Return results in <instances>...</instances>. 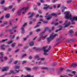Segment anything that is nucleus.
Wrapping results in <instances>:
<instances>
[{"label":"nucleus","mask_w":77,"mask_h":77,"mask_svg":"<svg viewBox=\"0 0 77 77\" xmlns=\"http://www.w3.org/2000/svg\"><path fill=\"white\" fill-rule=\"evenodd\" d=\"M29 5H28L26 7L23 8L22 9H20L19 10L17 11V14L18 15L19 17V16H20V15H21V11H22V10L23 11V10L25 11L23 13V14H24L25 12H26V11H27V9H29Z\"/></svg>","instance_id":"nucleus-1"},{"label":"nucleus","mask_w":77,"mask_h":77,"mask_svg":"<svg viewBox=\"0 0 77 77\" xmlns=\"http://www.w3.org/2000/svg\"><path fill=\"white\" fill-rule=\"evenodd\" d=\"M69 12H65L64 13V14H65V18L66 19H67V20H68L69 19H71V15H69Z\"/></svg>","instance_id":"nucleus-2"},{"label":"nucleus","mask_w":77,"mask_h":77,"mask_svg":"<svg viewBox=\"0 0 77 77\" xmlns=\"http://www.w3.org/2000/svg\"><path fill=\"white\" fill-rule=\"evenodd\" d=\"M52 16L57 17V14H55L54 13H52L51 14H51H49L48 15V17L47 18V20H49L51 19V18H52L53 17V16Z\"/></svg>","instance_id":"nucleus-3"},{"label":"nucleus","mask_w":77,"mask_h":77,"mask_svg":"<svg viewBox=\"0 0 77 77\" xmlns=\"http://www.w3.org/2000/svg\"><path fill=\"white\" fill-rule=\"evenodd\" d=\"M20 71V70L15 69L14 71V70H11L10 71V72L11 73H13L14 74H15L16 73H18Z\"/></svg>","instance_id":"nucleus-4"},{"label":"nucleus","mask_w":77,"mask_h":77,"mask_svg":"<svg viewBox=\"0 0 77 77\" xmlns=\"http://www.w3.org/2000/svg\"><path fill=\"white\" fill-rule=\"evenodd\" d=\"M48 29H49V28H48V27H45V29H45V30L44 31V32H41V33L40 34H39L40 36H42L43 35V34H44V33H45V32L47 31V30H48Z\"/></svg>","instance_id":"nucleus-5"},{"label":"nucleus","mask_w":77,"mask_h":77,"mask_svg":"<svg viewBox=\"0 0 77 77\" xmlns=\"http://www.w3.org/2000/svg\"><path fill=\"white\" fill-rule=\"evenodd\" d=\"M44 6L45 7L43 8V9H45V10H47V9L50 7V5H48L47 4H45L44 5Z\"/></svg>","instance_id":"nucleus-6"},{"label":"nucleus","mask_w":77,"mask_h":77,"mask_svg":"<svg viewBox=\"0 0 77 77\" xmlns=\"http://www.w3.org/2000/svg\"><path fill=\"white\" fill-rule=\"evenodd\" d=\"M8 70V68L6 67H3L2 69V71L4 72V71H7Z\"/></svg>","instance_id":"nucleus-7"},{"label":"nucleus","mask_w":77,"mask_h":77,"mask_svg":"<svg viewBox=\"0 0 77 77\" xmlns=\"http://www.w3.org/2000/svg\"><path fill=\"white\" fill-rule=\"evenodd\" d=\"M58 35H57V34H55L54 35H53V34H51L50 36V38H51L52 39H53L54 37H56V36Z\"/></svg>","instance_id":"nucleus-8"},{"label":"nucleus","mask_w":77,"mask_h":77,"mask_svg":"<svg viewBox=\"0 0 77 77\" xmlns=\"http://www.w3.org/2000/svg\"><path fill=\"white\" fill-rule=\"evenodd\" d=\"M71 20V21L72 22L73 21H77V17H73L72 18H70Z\"/></svg>","instance_id":"nucleus-9"},{"label":"nucleus","mask_w":77,"mask_h":77,"mask_svg":"<svg viewBox=\"0 0 77 77\" xmlns=\"http://www.w3.org/2000/svg\"><path fill=\"white\" fill-rule=\"evenodd\" d=\"M73 33V31L72 30H70L69 32V35H70V36H72L73 35L72 34Z\"/></svg>","instance_id":"nucleus-10"},{"label":"nucleus","mask_w":77,"mask_h":77,"mask_svg":"<svg viewBox=\"0 0 77 77\" xmlns=\"http://www.w3.org/2000/svg\"><path fill=\"white\" fill-rule=\"evenodd\" d=\"M41 23H42L41 22H38L37 24L35 26L34 28H36V27H38L40 26V24H41Z\"/></svg>","instance_id":"nucleus-11"},{"label":"nucleus","mask_w":77,"mask_h":77,"mask_svg":"<svg viewBox=\"0 0 77 77\" xmlns=\"http://www.w3.org/2000/svg\"><path fill=\"white\" fill-rule=\"evenodd\" d=\"M21 30H22L21 31V33L22 34H24V33H25V30H24V27H22L21 28Z\"/></svg>","instance_id":"nucleus-12"},{"label":"nucleus","mask_w":77,"mask_h":77,"mask_svg":"<svg viewBox=\"0 0 77 77\" xmlns=\"http://www.w3.org/2000/svg\"><path fill=\"white\" fill-rule=\"evenodd\" d=\"M70 24H71V22H69L65 26H64V28H66V27H67L69 26V25H70Z\"/></svg>","instance_id":"nucleus-13"},{"label":"nucleus","mask_w":77,"mask_h":77,"mask_svg":"<svg viewBox=\"0 0 77 77\" xmlns=\"http://www.w3.org/2000/svg\"><path fill=\"white\" fill-rule=\"evenodd\" d=\"M77 64L76 63H73L72 64L71 66V67H73V68H75V67H77Z\"/></svg>","instance_id":"nucleus-14"},{"label":"nucleus","mask_w":77,"mask_h":77,"mask_svg":"<svg viewBox=\"0 0 77 77\" xmlns=\"http://www.w3.org/2000/svg\"><path fill=\"white\" fill-rule=\"evenodd\" d=\"M5 47V45H1V50H5V48L4 47Z\"/></svg>","instance_id":"nucleus-15"},{"label":"nucleus","mask_w":77,"mask_h":77,"mask_svg":"<svg viewBox=\"0 0 77 77\" xmlns=\"http://www.w3.org/2000/svg\"><path fill=\"white\" fill-rule=\"evenodd\" d=\"M34 44V43L33 42H31L29 43V45L31 47H32V46H33Z\"/></svg>","instance_id":"nucleus-16"},{"label":"nucleus","mask_w":77,"mask_h":77,"mask_svg":"<svg viewBox=\"0 0 77 77\" xmlns=\"http://www.w3.org/2000/svg\"><path fill=\"white\" fill-rule=\"evenodd\" d=\"M47 39L48 40V42H50V41H51V40H53V38H47Z\"/></svg>","instance_id":"nucleus-17"},{"label":"nucleus","mask_w":77,"mask_h":77,"mask_svg":"<svg viewBox=\"0 0 77 77\" xmlns=\"http://www.w3.org/2000/svg\"><path fill=\"white\" fill-rule=\"evenodd\" d=\"M10 17V14H8L6 15L5 17L7 18H9V17Z\"/></svg>","instance_id":"nucleus-18"},{"label":"nucleus","mask_w":77,"mask_h":77,"mask_svg":"<svg viewBox=\"0 0 77 77\" xmlns=\"http://www.w3.org/2000/svg\"><path fill=\"white\" fill-rule=\"evenodd\" d=\"M33 49H34V50H35L36 51H38V50H40V48H36L35 47H33Z\"/></svg>","instance_id":"nucleus-19"},{"label":"nucleus","mask_w":77,"mask_h":77,"mask_svg":"<svg viewBox=\"0 0 77 77\" xmlns=\"http://www.w3.org/2000/svg\"><path fill=\"white\" fill-rule=\"evenodd\" d=\"M33 15H34V13L33 12V13H32L30 16H29V18H32L33 17Z\"/></svg>","instance_id":"nucleus-20"},{"label":"nucleus","mask_w":77,"mask_h":77,"mask_svg":"<svg viewBox=\"0 0 77 77\" xmlns=\"http://www.w3.org/2000/svg\"><path fill=\"white\" fill-rule=\"evenodd\" d=\"M25 56H27V54H24L20 58H21V59H22L24 57H25Z\"/></svg>","instance_id":"nucleus-21"},{"label":"nucleus","mask_w":77,"mask_h":77,"mask_svg":"<svg viewBox=\"0 0 77 77\" xmlns=\"http://www.w3.org/2000/svg\"><path fill=\"white\" fill-rule=\"evenodd\" d=\"M12 31H13V29H9L6 30V32H12Z\"/></svg>","instance_id":"nucleus-22"},{"label":"nucleus","mask_w":77,"mask_h":77,"mask_svg":"<svg viewBox=\"0 0 77 77\" xmlns=\"http://www.w3.org/2000/svg\"><path fill=\"white\" fill-rule=\"evenodd\" d=\"M38 67L35 66L33 67V69H35V70H36L38 69Z\"/></svg>","instance_id":"nucleus-23"},{"label":"nucleus","mask_w":77,"mask_h":77,"mask_svg":"<svg viewBox=\"0 0 77 77\" xmlns=\"http://www.w3.org/2000/svg\"><path fill=\"white\" fill-rule=\"evenodd\" d=\"M41 69H47V70H48V67H42L41 68Z\"/></svg>","instance_id":"nucleus-24"},{"label":"nucleus","mask_w":77,"mask_h":77,"mask_svg":"<svg viewBox=\"0 0 77 77\" xmlns=\"http://www.w3.org/2000/svg\"><path fill=\"white\" fill-rule=\"evenodd\" d=\"M8 38H6L5 39H3L1 41V42H5L6 41H8Z\"/></svg>","instance_id":"nucleus-25"},{"label":"nucleus","mask_w":77,"mask_h":77,"mask_svg":"<svg viewBox=\"0 0 77 77\" xmlns=\"http://www.w3.org/2000/svg\"><path fill=\"white\" fill-rule=\"evenodd\" d=\"M16 44V43H14L13 44H12L11 45V47H15V45Z\"/></svg>","instance_id":"nucleus-26"},{"label":"nucleus","mask_w":77,"mask_h":77,"mask_svg":"<svg viewBox=\"0 0 77 77\" xmlns=\"http://www.w3.org/2000/svg\"><path fill=\"white\" fill-rule=\"evenodd\" d=\"M44 53H47L48 52V51H49V50L48 49L44 50Z\"/></svg>","instance_id":"nucleus-27"},{"label":"nucleus","mask_w":77,"mask_h":77,"mask_svg":"<svg viewBox=\"0 0 77 77\" xmlns=\"http://www.w3.org/2000/svg\"><path fill=\"white\" fill-rule=\"evenodd\" d=\"M5 0H2V1L1 2V4L3 5L5 3Z\"/></svg>","instance_id":"nucleus-28"},{"label":"nucleus","mask_w":77,"mask_h":77,"mask_svg":"<svg viewBox=\"0 0 77 77\" xmlns=\"http://www.w3.org/2000/svg\"><path fill=\"white\" fill-rule=\"evenodd\" d=\"M62 28H60L59 29L56 30L55 31V32H58L59 31H60V30H62Z\"/></svg>","instance_id":"nucleus-29"},{"label":"nucleus","mask_w":77,"mask_h":77,"mask_svg":"<svg viewBox=\"0 0 77 77\" xmlns=\"http://www.w3.org/2000/svg\"><path fill=\"white\" fill-rule=\"evenodd\" d=\"M14 60V59L13 58H12L11 59V61H10L8 62L9 64H11V63H12V60Z\"/></svg>","instance_id":"nucleus-30"},{"label":"nucleus","mask_w":77,"mask_h":77,"mask_svg":"<svg viewBox=\"0 0 77 77\" xmlns=\"http://www.w3.org/2000/svg\"><path fill=\"white\" fill-rule=\"evenodd\" d=\"M27 25V23H25L22 26V27H23L24 29V27H25V26Z\"/></svg>","instance_id":"nucleus-31"},{"label":"nucleus","mask_w":77,"mask_h":77,"mask_svg":"<svg viewBox=\"0 0 77 77\" xmlns=\"http://www.w3.org/2000/svg\"><path fill=\"white\" fill-rule=\"evenodd\" d=\"M39 57L38 55H36L35 57V59H38Z\"/></svg>","instance_id":"nucleus-32"},{"label":"nucleus","mask_w":77,"mask_h":77,"mask_svg":"<svg viewBox=\"0 0 77 77\" xmlns=\"http://www.w3.org/2000/svg\"><path fill=\"white\" fill-rule=\"evenodd\" d=\"M72 2V0H69L67 1V3L68 4Z\"/></svg>","instance_id":"nucleus-33"},{"label":"nucleus","mask_w":77,"mask_h":77,"mask_svg":"<svg viewBox=\"0 0 77 77\" xmlns=\"http://www.w3.org/2000/svg\"><path fill=\"white\" fill-rule=\"evenodd\" d=\"M13 7V5H9L8 6V9H12V8Z\"/></svg>","instance_id":"nucleus-34"},{"label":"nucleus","mask_w":77,"mask_h":77,"mask_svg":"<svg viewBox=\"0 0 77 77\" xmlns=\"http://www.w3.org/2000/svg\"><path fill=\"white\" fill-rule=\"evenodd\" d=\"M25 69L27 70V71H30L31 69H30V68H29L28 67H25Z\"/></svg>","instance_id":"nucleus-35"},{"label":"nucleus","mask_w":77,"mask_h":77,"mask_svg":"<svg viewBox=\"0 0 77 77\" xmlns=\"http://www.w3.org/2000/svg\"><path fill=\"white\" fill-rule=\"evenodd\" d=\"M27 63V61H23L22 64L23 65L24 64V63Z\"/></svg>","instance_id":"nucleus-36"},{"label":"nucleus","mask_w":77,"mask_h":77,"mask_svg":"<svg viewBox=\"0 0 77 77\" xmlns=\"http://www.w3.org/2000/svg\"><path fill=\"white\" fill-rule=\"evenodd\" d=\"M20 67V66H17L15 67V69H19Z\"/></svg>","instance_id":"nucleus-37"},{"label":"nucleus","mask_w":77,"mask_h":77,"mask_svg":"<svg viewBox=\"0 0 77 77\" xmlns=\"http://www.w3.org/2000/svg\"><path fill=\"white\" fill-rule=\"evenodd\" d=\"M43 37V36H42L40 37V38L38 39V41H41V38Z\"/></svg>","instance_id":"nucleus-38"},{"label":"nucleus","mask_w":77,"mask_h":77,"mask_svg":"<svg viewBox=\"0 0 77 77\" xmlns=\"http://www.w3.org/2000/svg\"><path fill=\"white\" fill-rule=\"evenodd\" d=\"M4 18V16H2L0 18V20H2Z\"/></svg>","instance_id":"nucleus-39"},{"label":"nucleus","mask_w":77,"mask_h":77,"mask_svg":"<svg viewBox=\"0 0 77 77\" xmlns=\"http://www.w3.org/2000/svg\"><path fill=\"white\" fill-rule=\"evenodd\" d=\"M13 42V41L12 40H11V41L8 42V44H11V43H12Z\"/></svg>","instance_id":"nucleus-40"},{"label":"nucleus","mask_w":77,"mask_h":77,"mask_svg":"<svg viewBox=\"0 0 77 77\" xmlns=\"http://www.w3.org/2000/svg\"><path fill=\"white\" fill-rule=\"evenodd\" d=\"M8 24V22L7 21H4L3 23V24Z\"/></svg>","instance_id":"nucleus-41"},{"label":"nucleus","mask_w":77,"mask_h":77,"mask_svg":"<svg viewBox=\"0 0 77 77\" xmlns=\"http://www.w3.org/2000/svg\"><path fill=\"white\" fill-rule=\"evenodd\" d=\"M56 64H57V63H53L52 66H55V65H56Z\"/></svg>","instance_id":"nucleus-42"},{"label":"nucleus","mask_w":77,"mask_h":77,"mask_svg":"<svg viewBox=\"0 0 77 77\" xmlns=\"http://www.w3.org/2000/svg\"><path fill=\"white\" fill-rule=\"evenodd\" d=\"M58 0H54L51 1V2L53 3H55L56 1H57Z\"/></svg>","instance_id":"nucleus-43"},{"label":"nucleus","mask_w":77,"mask_h":77,"mask_svg":"<svg viewBox=\"0 0 77 77\" xmlns=\"http://www.w3.org/2000/svg\"><path fill=\"white\" fill-rule=\"evenodd\" d=\"M54 29V26H52L51 28V31H53Z\"/></svg>","instance_id":"nucleus-44"},{"label":"nucleus","mask_w":77,"mask_h":77,"mask_svg":"<svg viewBox=\"0 0 77 77\" xmlns=\"http://www.w3.org/2000/svg\"><path fill=\"white\" fill-rule=\"evenodd\" d=\"M39 31H41V30H40V29H36V32H39Z\"/></svg>","instance_id":"nucleus-45"},{"label":"nucleus","mask_w":77,"mask_h":77,"mask_svg":"<svg viewBox=\"0 0 77 77\" xmlns=\"http://www.w3.org/2000/svg\"><path fill=\"white\" fill-rule=\"evenodd\" d=\"M29 48V46H26L24 48V49H27V48Z\"/></svg>","instance_id":"nucleus-46"},{"label":"nucleus","mask_w":77,"mask_h":77,"mask_svg":"<svg viewBox=\"0 0 77 77\" xmlns=\"http://www.w3.org/2000/svg\"><path fill=\"white\" fill-rule=\"evenodd\" d=\"M38 12L39 14H42V12L40 10L38 11Z\"/></svg>","instance_id":"nucleus-47"},{"label":"nucleus","mask_w":77,"mask_h":77,"mask_svg":"<svg viewBox=\"0 0 77 77\" xmlns=\"http://www.w3.org/2000/svg\"><path fill=\"white\" fill-rule=\"evenodd\" d=\"M32 56H29V59H32Z\"/></svg>","instance_id":"nucleus-48"},{"label":"nucleus","mask_w":77,"mask_h":77,"mask_svg":"<svg viewBox=\"0 0 77 77\" xmlns=\"http://www.w3.org/2000/svg\"><path fill=\"white\" fill-rule=\"evenodd\" d=\"M43 23H48V21H43Z\"/></svg>","instance_id":"nucleus-49"},{"label":"nucleus","mask_w":77,"mask_h":77,"mask_svg":"<svg viewBox=\"0 0 77 77\" xmlns=\"http://www.w3.org/2000/svg\"><path fill=\"white\" fill-rule=\"evenodd\" d=\"M14 64H16L18 63V60H16V61L14 62Z\"/></svg>","instance_id":"nucleus-50"},{"label":"nucleus","mask_w":77,"mask_h":77,"mask_svg":"<svg viewBox=\"0 0 77 77\" xmlns=\"http://www.w3.org/2000/svg\"><path fill=\"white\" fill-rule=\"evenodd\" d=\"M32 34H33V32H29V35L31 36V35H32Z\"/></svg>","instance_id":"nucleus-51"},{"label":"nucleus","mask_w":77,"mask_h":77,"mask_svg":"<svg viewBox=\"0 0 77 77\" xmlns=\"http://www.w3.org/2000/svg\"><path fill=\"white\" fill-rule=\"evenodd\" d=\"M19 50H20V49H18L17 50H16L15 52L14 53H17V52H18V51H19Z\"/></svg>","instance_id":"nucleus-52"},{"label":"nucleus","mask_w":77,"mask_h":77,"mask_svg":"<svg viewBox=\"0 0 77 77\" xmlns=\"http://www.w3.org/2000/svg\"><path fill=\"white\" fill-rule=\"evenodd\" d=\"M18 46H23V45H22V44L21 43H19L18 44Z\"/></svg>","instance_id":"nucleus-53"},{"label":"nucleus","mask_w":77,"mask_h":77,"mask_svg":"<svg viewBox=\"0 0 77 77\" xmlns=\"http://www.w3.org/2000/svg\"><path fill=\"white\" fill-rule=\"evenodd\" d=\"M15 8H13L12 9L11 11H12V12H14V11H15Z\"/></svg>","instance_id":"nucleus-54"},{"label":"nucleus","mask_w":77,"mask_h":77,"mask_svg":"<svg viewBox=\"0 0 77 77\" xmlns=\"http://www.w3.org/2000/svg\"><path fill=\"white\" fill-rule=\"evenodd\" d=\"M3 57V56L0 55V59H2Z\"/></svg>","instance_id":"nucleus-55"},{"label":"nucleus","mask_w":77,"mask_h":77,"mask_svg":"<svg viewBox=\"0 0 77 77\" xmlns=\"http://www.w3.org/2000/svg\"><path fill=\"white\" fill-rule=\"evenodd\" d=\"M3 53H4V52H0V55H1V56H3Z\"/></svg>","instance_id":"nucleus-56"},{"label":"nucleus","mask_w":77,"mask_h":77,"mask_svg":"<svg viewBox=\"0 0 77 77\" xmlns=\"http://www.w3.org/2000/svg\"><path fill=\"white\" fill-rule=\"evenodd\" d=\"M62 23H63V21H62V20H61V21H59V23H60V24Z\"/></svg>","instance_id":"nucleus-57"},{"label":"nucleus","mask_w":77,"mask_h":77,"mask_svg":"<svg viewBox=\"0 0 77 77\" xmlns=\"http://www.w3.org/2000/svg\"><path fill=\"white\" fill-rule=\"evenodd\" d=\"M32 23H33V22L31 21L29 23V25H31V24H32Z\"/></svg>","instance_id":"nucleus-58"},{"label":"nucleus","mask_w":77,"mask_h":77,"mask_svg":"<svg viewBox=\"0 0 77 77\" xmlns=\"http://www.w3.org/2000/svg\"><path fill=\"white\" fill-rule=\"evenodd\" d=\"M44 55H48V54L46 53V52H44Z\"/></svg>","instance_id":"nucleus-59"},{"label":"nucleus","mask_w":77,"mask_h":77,"mask_svg":"<svg viewBox=\"0 0 77 77\" xmlns=\"http://www.w3.org/2000/svg\"><path fill=\"white\" fill-rule=\"evenodd\" d=\"M17 28V27L16 26H14L12 27V29H15Z\"/></svg>","instance_id":"nucleus-60"},{"label":"nucleus","mask_w":77,"mask_h":77,"mask_svg":"<svg viewBox=\"0 0 77 77\" xmlns=\"http://www.w3.org/2000/svg\"><path fill=\"white\" fill-rule=\"evenodd\" d=\"M60 6V5L59 4L57 6V8H59Z\"/></svg>","instance_id":"nucleus-61"},{"label":"nucleus","mask_w":77,"mask_h":77,"mask_svg":"<svg viewBox=\"0 0 77 77\" xmlns=\"http://www.w3.org/2000/svg\"><path fill=\"white\" fill-rule=\"evenodd\" d=\"M70 41H74V38H72L70 39Z\"/></svg>","instance_id":"nucleus-62"},{"label":"nucleus","mask_w":77,"mask_h":77,"mask_svg":"<svg viewBox=\"0 0 77 77\" xmlns=\"http://www.w3.org/2000/svg\"><path fill=\"white\" fill-rule=\"evenodd\" d=\"M37 10H38V8H35L34 9V10L35 11H37Z\"/></svg>","instance_id":"nucleus-63"},{"label":"nucleus","mask_w":77,"mask_h":77,"mask_svg":"<svg viewBox=\"0 0 77 77\" xmlns=\"http://www.w3.org/2000/svg\"><path fill=\"white\" fill-rule=\"evenodd\" d=\"M25 77H31V76L29 75H26V76H25Z\"/></svg>","instance_id":"nucleus-64"}]
</instances>
